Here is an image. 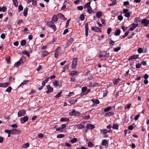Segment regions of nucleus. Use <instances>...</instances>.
Listing matches in <instances>:
<instances>
[{
  "instance_id": "nucleus-45",
  "label": "nucleus",
  "mask_w": 149,
  "mask_h": 149,
  "mask_svg": "<svg viewBox=\"0 0 149 149\" xmlns=\"http://www.w3.org/2000/svg\"><path fill=\"white\" fill-rule=\"evenodd\" d=\"M62 92V91H61L59 93H58L57 94L55 95V97L57 98L60 97L61 96V94Z\"/></svg>"
},
{
  "instance_id": "nucleus-33",
  "label": "nucleus",
  "mask_w": 149,
  "mask_h": 149,
  "mask_svg": "<svg viewBox=\"0 0 149 149\" xmlns=\"http://www.w3.org/2000/svg\"><path fill=\"white\" fill-rule=\"evenodd\" d=\"M111 107H108L107 108H104V111L105 112L109 111L111 109Z\"/></svg>"
},
{
  "instance_id": "nucleus-56",
  "label": "nucleus",
  "mask_w": 149,
  "mask_h": 149,
  "mask_svg": "<svg viewBox=\"0 0 149 149\" xmlns=\"http://www.w3.org/2000/svg\"><path fill=\"white\" fill-rule=\"evenodd\" d=\"M131 15V13L129 12H127V13L125 14V16L126 17H129Z\"/></svg>"
},
{
  "instance_id": "nucleus-13",
  "label": "nucleus",
  "mask_w": 149,
  "mask_h": 149,
  "mask_svg": "<svg viewBox=\"0 0 149 149\" xmlns=\"http://www.w3.org/2000/svg\"><path fill=\"white\" fill-rule=\"evenodd\" d=\"M58 20V18L57 17V15H54L52 18L51 21L54 22H56Z\"/></svg>"
},
{
  "instance_id": "nucleus-26",
  "label": "nucleus",
  "mask_w": 149,
  "mask_h": 149,
  "mask_svg": "<svg viewBox=\"0 0 149 149\" xmlns=\"http://www.w3.org/2000/svg\"><path fill=\"white\" fill-rule=\"evenodd\" d=\"M87 10L89 14H92L93 12L92 8L91 6L88 8Z\"/></svg>"
},
{
  "instance_id": "nucleus-48",
  "label": "nucleus",
  "mask_w": 149,
  "mask_h": 149,
  "mask_svg": "<svg viewBox=\"0 0 149 149\" xmlns=\"http://www.w3.org/2000/svg\"><path fill=\"white\" fill-rule=\"evenodd\" d=\"M142 66L141 63H137L136 66V68H141Z\"/></svg>"
},
{
  "instance_id": "nucleus-55",
  "label": "nucleus",
  "mask_w": 149,
  "mask_h": 149,
  "mask_svg": "<svg viewBox=\"0 0 149 149\" xmlns=\"http://www.w3.org/2000/svg\"><path fill=\"white\" fill-rule=\"evenodd\" d=\"M70 21V19H69L67 20V21L66 23L65 28H67V27L68 26V25L69 24Z\"/></svg>"
},
{
  "instance_id": "nucleus-60",
  "label": "nucleus",
  "mask_w": 149,
  "mask_h": 149,
  "mask_svg": "<svg viewBox=\"0 0 149 149\" xmlns=\"http://www.w3.org/2000/svg\"><path fill=\"white\" fill-rule=\"evenodd\" d=\"M118 20L121 21L123 19V17L121 15H120L118 17Z\"/></svg>"
},
{
  "instance_id": "nucleus-15",
  "label": "nucleus",
  "mask_w": 149,
  "mask_h": 149,
  "mask_svg": "<svg viewBox=\"0 0 149 149\" xmlns=\"http://www.w3.org/2000/svg\"><path fill=\"white\" fill-rule=\"evenodd\" d=\"M108 140L107 139L103 140L101 143V145L104 146H106L108 143Z\"/></svg>"
},
{
  "instance_id": "nucleus-8",
  "label": "nucleus",
  "mask_w": 149,
  "mask_h": 149,
  "mask_svg": "<svg viewBox=\"0 0 149 149\" xmlns=\"http://www.w3.org/2000/svg\"><path fill=\"white\" fill-rule=\"evenodd\" d=\"M85 35L87 37L88 35V23H87L85 24Z\"/></svg>"
},
{
  "instance_id": "nucleus-18",
  "label": "nucleus",
  "mask_w": 149,
  "mask_h": 149,
  "mask_svg": "<svg viewBox=\"0 0 149 149\" xmlns=\"http://www.w3.org/2000/svg\"><path fill=\"white\" fill-rule=\"evenodd\" d=\"M70 75L72 76H74L75 75H78V72L76 70L72 71L70 72Z\"/></svg>"
},
{
  "instance_id": "nucleus-62",
  "label": "nucleus",
  "mask_w": 149,
  "mask_h": 149,
  "mask_svg": "<svg viewBox=\"0 0 149 149\" xmlns=\"http://www.w3.org/2000/svg\"><path fill=\"white\" fill-rule=\"evenodd\" d=\"M141 65H147V63L146 61H141Z\"/></svg>"
},
{
  "instance_id": "nucleus-25",
  "label": "nucleus",
  "mask_w": 149,
  "mask_h": 149,
  "mask_svg": "<svg viewBox=\"0 0 149 149\" xmlns=\"http://www.w3.org/2000/svg\"><path fill=\"white\" fill-rule=\"evenodd\" d=\"M91 2L89 1V2L86 3L84 6V9H86V8H88L89 7V6H90Z\"/></svg>"
},
{
  "instance_id": "nucleus-30",
  "label": "nucleus",
  "mask_w": 149,
  "mask_h": 149,
  "mask_svg": "<svg viewBox=\"0 0 149 149\" xmlns=\"http://www.w3.org/2000/svg\"><path fill=\"white\" fill-rule=\"evenodd\" d=\"M77 100V99H72L70 100L69 101V102L71 104H73L75 103Z\"/></svg>"
},
{
  "instance_id": "nucleus-35",
  "label": "nucleus",
  "mask_w": 149,
  "mask_h": 149,
  "mask_svg": "<svg viewBox=\"0 0 149 149\" xmlns=\"http://www.w3.org/2000/svg\"><path fill=\"white\" fill-rule=\"evenodd\" d=\"M29 144L28 143L24 144L22 146L24 148H27L29 147Z\"/></svg>"
},
{
  "instance_id": "nucleus-27",
  "label": "nucleus",
  "mask_w": 149,
  "mask_h": 149,
  "mask_svg": "<svg viewBox=\"0 0 149 149\" xmlns=\"http://www.w3.org/2000/svg\"><path fill=\"white\" fill-rule=\"evenodd\" d=\"M49 54V52L47 51H45L43 52L42 54V57H44L46 56V55H48Z\"/></svg>"
},
{
  "instance_id": "nucleus-11",
  "label": "nucleus",
  "mask_w": 149,
  "mask_h": 149,
  "mask_svg": "<svg viewBox=\"0 0 149 149\" xmlns=\"http://www.w3.org/2000/svg\"><path fill=\"white\" fill-rule=\"evenodd\" d=\"M92 30L96 32H100L101 30L100 28H99L98 27L96 26H93L92 28Z\"/></svg>"
},
{
  "instance_id": "nucleus-2",
  "label": "nucleus",
  "mask_w": 149,
  "mask_h": 149,
  "mask_svg": "<svg viewBox=\"0 0 149 149\" xmlns=\"http://www.w3.org/2000/svg\"><path fill=\"white\" fill-rule=\"evenodd\" d=\"M77 63V59L76 58L73 59L72 65L71 66V68L74 69L76 68V66Z\"/></svg>"
},
{
  "instance_id": "nucleus-53",
  "label": "nucleus",
  "mask_w": 149,
  "mask_h": 149,
  "mask_svg": "<svg viewBox=\"0 0 149 149\" xmlns=\"http://www.w3.org/2000/svg\"><path fill=\"white\" fill-rule=\"evenodd\" d=\"M112 30V29L111 28H109L107 30V33L108 35L110 34Z\"/></svg>"
},
{
  "instance_id": "nucleus-61",
  "label": "nucleus",
  "mask_w": 149,
  "mask_h": 149,
  "mask_svg": "<svg viewBox=\"0 0 149 149\" xmlns=\"http://www.w3.org/2000/svg\"><path fill=\"white\" fill-rule=\"evenodd\" d=\"M5 132L8 133V134L11 133H12V130H5Z\"/></svg>"
},
{
  "instance_id": "nucleus-24",
  "label": "nucleus",
  "mask_w": 149,
  "mask_h": 149,
  "mask_svg": "<svg viewBox=\"0 0 149 149\" xmlns=\"http://www.w3.org/2000/svg\"><path fill=\"white\" fill-rule=\"evenodd\" d=\"M121 31L119 29H117L115 32L114 35L116 36H117L119 35Z\"/></svg>"
},
{
  "instance_id": "nucleus-16",
  "label": "nucleus",
  "mask_w": 149,
  "mask_h": 149,
  "mask_svg": "<svg viewBox=\"0 0 149 149\" xmlns=\"http://www.w3.org/2000/svg\"><path fill=\"white\" fill-rule=\"evenodd\" d=\"M49 77H47L45 80H43L42 81V84L43 86H45V84L47 83L49 81Z\"/></svg>"
},
{
  "instance_id": "nucleus-57",
  "label": "nucleus",
  "mask_w": 149,
  "mask_h": 149,
  "mask_svg": "<svg viewBox=\"0 0 149 149\" xmlns=\"http://www.w3.org/2000/svg\"><path fill=\"white\" fill-rule=\"evenodd\" d=\"M103 52L102 54H99V56L100 58H101V57H102L103 56L106 57V55H104V54H103Z\"/></svg>"
},
{
  "instance_id": "nucleus-63",
  "label": "nucleus",
  "mask_w": 149,
  "mask_h": 149,
  "mask_svg": "<svg viewBox=\"0 0 149 149\" xmlns=\"http://www.w3.org/2000/svg\"><path fill=\"white\" fill-rule=\"evenodd\" d=\"M83 8V7L82 6H78L77 7V9L78 10H82Z\"/></svg>"
},
{
  "instance_id": "nucleus-43",
  "label": "nucleus",
  "mask_w": 149,
  "mask_h": 149,
  "mask_svg": "<svg viewBox=\"0 0 149 149\" xmlns=\"http://www.w3.org/2000/svg\"><path fill=\"white\" fill-rule=\"evenodd\" d=\"M75 110H73L72 111L69 113V115L70 116H75Z\"/></svg>"
},
{
  "instance_id": "nucleus-52",
  "label": "nucleus",
  "mask_w": 149,
  "mask_h": 149,
  "mask_svg": "<svg viewBox=\"0 0 149 149\" xmlns=\"http://www.w3.org/2000/svg\"><path fill=\"white\" fill-rule=\"evenodd\" d=\"M10 57L9 56L8 58H6V60L8 63L10 64Z\"/></svg>"
},
{
  "instance_id": "nucleus-36",
  "label": "nucleus",
  "mask_w": 149,
  "mask_h": 149,
  "mask_svg": "<svg viewBox=\"0 0 149 149\" xmlns=\"http://www.w3.org/2000/svg\"><path fill=\"white\" fill-rule=\"evenodd\" d=\"M87 90V88L86 87L84 86L81 88V92H86Z\"/></svg>"
},
{
  "instance_id": "nucleus-6",
  "label": "nucleus",
  "mask_w": 149,
  "mask_h": 149,
  "mask_svg": "<svg viewBox=\"0 0 149 149\" xmlns=\"http://www.w3.org/2000/svg\"><path fill=\"white\" fill-rule=\"evenodd\" d=\"M12 132L13 134H19L21 133L20 130L16 129H12Z\"/></svg>"
},
{
  "instance_id": "nucleus-38",
  "label": "nucleus",
  "mask_w": 149,
  "mask_h": 149,
  "mask_svg": "<svg viewBox=\"0 0 149 149\" xmlns=\"http://www.w3.org/2000/svg\"><path fill=\"white\" fill-rule=\"evenodd\" d=\"M77 139L76 138H74L70 140V142L72 143H74L76 142L77 141Z\"/></svg>"
},
{
  "instance_id": "nucleus-58",
  "label": "nucleus",
  "mask_w": 149,
  "mask_h": 149,
  "mask_svg": "<svg viewBox=\"0 0 149 149\" xmlns=\"http://www.w3.org/2000/svg\"><path fill=\"white\" fill-rule=\"evenodd\" d=\"M18 9L19 10V11H21L23 10V7H22V6L21 5H20L18 7Z\"/></svg>"
},
{
  "instance_id": "nucleus-7",
  "label": "nucleus",
  "mask_w": 149,
  "mask_h": 149,
  "mask_svg": "<svg viewBox=\"0 0 149 149\" xmlns=\"http://www.w3.org/2000/svg\"><path fill=\"white\" fill-rule=\"evenodd\" d=\"M142 24H143L145 26H147L149 24V21L146 19H143L141 21Z\"/></svg>"
},
{
  "instance_id": "nucleus-5",
  "label": "nucleus",
  "mask_w": 149,
  "mask_h": 149,
  "mask_svg": "<svg viewBox=\"0 0 149 149\" xmlns=\"http://www.w3.org/2000/svg\"><path fill=\"white\" fill-rule=\"evenodd\" d=\"M47 89L46 91L47 93H51L53 91V88L51 87L50 85H49L47 86Z\"/></svg>"
},
{
  "instance_id": "nucleus-31",
  "label": "nucleus",
  "mask_w": 149,
  "mask_h": 149,
  "mask_svg": "<svg viewBox=\"0 0 149 149\" xmlns=\"http://www.w3.org/2000/svg\"><path fill=\"white\" fill-rule=\"evenodd\" d=\"M26 41L25 40H22L20 42V44L22 46H24L26 45Z\"/></svg>"
},
{
  "instance_id": "nucleus-17",
  "label": "nucleus",
  "mask_w": 149,
  "mask_h": 149,
  "mask_svg": "<svg viewBox=\"0 0 149 149\" xmlns=\"http://www.w3.org/2000/svg\"><path fill=\"white\" fill-rule=\"evenodd\" d=\"M75 127L77 129H82L84 127V126L81 124L76 125Z\"/></svg>"
},
{
  "instance_id": "nucleus-59",
  "label": "nucleus",
  "mask_w": 149,
  "mask_h": 149,
  "mask_svg": "<svg viewBox=\"0 0 149 149\" xmlns=\"http://www.w3.org/2000/svg\"><path fill=\"white\" fill-rule=\"evenodd\" d=\"M33 5L36 6L37 4V0H33Z\"/></svg>"
},
{
  "instance_id": "nucleus-39",
  "label": "nucleus",
  "mask_w": 149,
  "mask_h": 149,
  "mask_svg": "<svg viewBox=\"0 0 149 149\" xmlns=\"http://www.w3.org/2000/svg\"><path fill=\"white\" fill-rule=\"evenodd\" d=\"M12 89V88L10 86H9L6 89V91L10 93L11 92Z\"/></svg>"
},
{
  "instance_id": "nucleus-47",
  "label": "nucleus",
  "mask_w": 149,
  "mask_h": 149,
  "mask_svg": "<svg viewBox=\"0 0 149 149\" xmlns=\"http://www.w3.org/2000/svg\"><path fill=\"white\" fill-rule=\"evenodd\" d=\"M137 51L139 53H141L143 52V49L141 48H139L138 49Z\"/></svg>"
},
{
  "instance_id": "nucleus-29",
  "label": "nucleus",
  "mask_w": 149,
  "mask_h": 149,
  "mask_svg": "<svg viewBox=\"0 0 149 149\" xmlns=\"http://www.w3.org/2000/svg\"><path fill=\"white\" fill-rule=\"evenodd\" d=\"M102 14L100 11H98L96 13V16L97 18L100 17L102 15Z\"/></svg>"
},
{
  "instance_id": "nucleus-32",
  "label": "nucleus",
  "mask_w": 149,
  "mask_h": 149,
  "mask_svg": "<svg viewBox=\"0 0 149 149\" xmlns=\"http://www.w3.org/2000/svg\"><path fill=\"white\" fill-rule=\"evenodd\" d=\"M13 2L15 5V6L17 7L18 5L17 0H12Z\"/></svg>"
},
{
  "instance_id": "nucleus-37",
  "label": "nucleus",
  "mask_w": 149,
  "mask_h": 149,
  "mask_svg": "<svg viewBox=\"0 0 149 149\" xmlns=\"http://www.w3.org/2000/svg\"><path fill=\"white\" fill-rule=\"evenodd\" d=\"M101 132H102V133L106 134L107 133L108 130L107 129L100 130Z\"/></svg>"
},
{
  "instance_id": "nucleus-19",
  "label": "nucleus",
  "mask_w": 149,
  "mask_h": 149,
  "mask_svg": "<svg viewBox=\"0 0 149 149\" xmlns=\"http://www.w3.org/2000/svg\"><path fill=\"white\" fill-rule=\"evenodd\" d=\"M70 119L68 118L64 117L60 119V121L63 122V121H68Z\"/></svg>"
},
{
  "instance_id": "nucleus-10",
  "label": "nucleus",
  "mask_w": 149,
  "mask_h": 149,
  "mask_svg": "<svg viewBox=\"0 0 149 149\" xmlns=\"http://www.w3.org/2000/svg\"><path fill=\"white\" fill-rule=\"evenodd\" d=\"M87 129H90L91 130L93 129L95 127V125L90 124H88L86 127Z\"/></svg>"
},
{
  "instance_id": "nucleus-40",
  "label": "nucleus",
  "mask_w": 149,
  "mask_h": 149,
  "mask_svg": "<svg viewBox=\"0 0 149 149\" xmlns=\"http://www.w3.org/2000/svg\"><path fill=\"white\" fill-rule=\"evenodd\" d=\"M56 15H57V18H61L62 17H64L63 15L61 13H58Z\"/></svg>"
},
{
  "instance_id": "nucleus-23",
  "label": "nucleus",
  "mask_w": 149,
  "mask_h": 149,
  "mask_svg": "<svg viewBox=\"0 0 149 149\" xmlns=\"http://www.w3.org/2000/svg\"><path fill=\"white\" fill-rule=\"evenodd\" d=\"M120 81V79L119 78L115 79L113 81L114 84L115 85L117 84L118 82H119Z\"/></svg>"
},
{
  "instance_id": "nucleus-21",
  "label": "nucleus",
  "mask_w": 149,
  "mask_h": 149,
  "mask_svg": "<svg viewBox=\"0 0 149 149\" xmlns=\"http://www.w3.org/2000/svg\"><path fill=\"white\" fill-rule=\"evenodd\" d=\"M91 101L93 102L95 104H98L100 103L98 99H92L91 100Z\"/></svg>"
},
{
  "instance_id": "nucleus-54",
  "label": "nucleus",
  "mask_w": 149,
  "mask_h": 149,
  "mask_svg": "<svg viewBox=\"0 0 149 149\" xmlns=\"http://www.w3.org/2000/svg\"><path fill=\"white\" fill-rule=\"evenodd\" d=\"M143 77L145 79H147L149 78V75L148 74H146L143 75Z\"/></svg>"
},
{
  "instance_id": "nucleus-51",
  "label": "nucleus",
  "mask_w": 149,
  "mask_h": 149,
  "mask_svg": "<svg viewBox=\"0 0 149 149\" xmlns=\"http://www.w3.org/2000/svg\"><path fill=\"white\" fill-rule=\"evenodd\" d=\"M114 43H115V41H114L112 40H111L109 42V44H110V45L112 47L113 46Z\"/></svg>"
},
{
  "instance_id": "nucleus-12",
  "label": "nucleus",
  "mask_w": 149,
  "mask_h": 149,
  "mask_svg": "<svg viewBox=\"0 0 149 149\" xmlns=\"http://www.w3.org/2000/svg\"><path fill=\"white\" fill-rule=\"evenodd\" d=\"M23 62V61L22 59H20L19 61L16 62L15 64L14 65V66L16 67H18L20 66L21 65V63Z\"/></svg>"
},
{
  "instance_id": "nucleus-42",
  "label": "nucleus",
  "mask_w": 149,
  "mask_h": 149,
  "mask_svg": "<svg viewBox=\"0 0 149 149\" xmlns=\"http://www.w3.org/2000/svg\"><path fill=\"white\" fill-rule=\"evenodd\" d=\"M120 49L121 47H119L114 48L113 50L114 52H118L119 50H120Z\"/></svg>"
},
{
  "instance_id": "nucleus-9",
  "label": "nucleus",
  "mask_w": 149,
  "mask_h": 149,
  "mask_svg": "<svg viewBox=\"0 0 149 149\" xmlns=\"http://www.w3.org/2000/svg\"><path fill=\"white\" fill-rule=\"evenodd\" d=\"M139 55H134L130 56L129 58V60L131 61L133 59H136L138 58Z\"/></svg>"
},
{
  "instance_id": "nucleus-44",
  "label": "nucleus",
  "mask_w": 149,
  "mask_h": 149,
  "mask_svg": "<svg viewBox=\"0 0 149 149\" xmlns=\"http://www.w3.org/2000/svg\"><path fill=\"white\" fill-rule=\"evenodd\" d=\"M65 136V135L63 134H59L57 136L58 138H63Z\"/></svg>"
},
{
  "instance_id": "nucleus-20",
  "label": "nucleus",
  "mask_w": 149,
  "mask_h": 149,
  "mask_svg": "<svg viewBox=\"0 0 149 149\" xmlns=\"http://www.w3.org/2000/svg\"><path fill=\"white\" fill-rule=\"evenodd\" d=\"M119 127V126L116 123H114L113 124L112 128L113 129L118 130Z\"/></svg>"
},
{
  "instance_id": "nucleus-46",
  "label": "nucleus",
  "mask_w": 149,
  "mask_h": 149,
  "mask_svg": "<svg viewBox=\"0 0 149 149\" xmlns=\"http://www.w3.org/2000/svg\"><path fill=\"white\" fill-rule=\"evenodd\" d=\"M79 18H80L81 21H82L84 20L85 19V17L84 15L83 14H81L80 15V17H79Z\"/></svg>"
},
{
  "instance_id": "nucleus-41",
  "label": "nucleus",
  "mask_w": 149,
  "mask_h": 149,
  "mask_svg": "<svg viewBox=\"0 0 149 149\" xmlns=\"http://www.w3.org/2000/svg\"><path fill=\"white\" fill-rule=\"evenodd\" d=\"M22 53L26 55L28 57H29L30 56V54L26 50L22 52Z\"/></svg>"
},
{
  "instance_id": "nucleus-28",
  "label": "nucleus",
  "mask_w": 149,
  "mask_h": 149,
  "mask_svg": "<svg viewBox=\"0 0 149 149\" xmlns=\"http://www.w3.org/2000/svg\"><path fill=\"white\" fill-rule=\"evenodd\" d=\"M53 85L55 87H57V86H59V87L61 86V85L60 84L59 86L58 84V81L56 80L55 81L53 82Z\"/></svg>"
},
{
  "instance_id": "nucleus-64",
  "label": "nucleus",
  "mask_w": 149,
  "mask_h": 149,
  "mask_svg": "<svg viewBox=\"0 0 149 149\" xmlns=\"http://www.w3.org/2000/svg\"><path fill=\"white\" fill-rule=\"evenodd\" d=\"M23 22V20L22 19H20L17 22V23L18 24L20 25V24Z\"/></svg>"
},
{
  "instance_id": "nucleus-22",
  "label": "nucleus",
  "mask_w": 149,
  "mask_h": 149,
  "mask_svg": "<svg viewBox=\"0 0 149 149\" xmlns=\"http://www.w3.org/2000/svg\"><path fill=\"white\" fill-rule=\"evenodd\" d=\"M28 12V8L27 7L25 8L24 10L23 14L24 16L25 17H26L27 16V13Z\"/></svg>"
},
{
  "instance_id": "nucleus-14",
  "label": "nucleus",
  "mask_w": 149,
  "mask_h": 149,
  "mask_svg": "<svg viewBox=\"0 0 149 149\" xmlns=\"http://www.w3.org/2000/svg\"><path fill=\"white\" fill-rule=\"evenodd\" d=\"M114 114L113 112L111 111H110L108 113H106L104 114V116L106 117H109L110 116H112V115Z\"/></svg>"
},
{
  "instance_id": "nucleus-49",
  "label": "nucleus",
  "mask_w": 149,
  "mask_h": 149,
  "mask_svg": "<svg viewBox=\"0 0 149 149\" xmlns=\"http://www.w3.org/2000/svg\"><path fill=\"white\" fill-rule=\"evenodd\" d=\"M131 26H132V27L129 30H130V31H132L136 28V27L134 25H133V23L131 24Z\"/></svg>"
},
{
  "instance_id": "nucleus-3",
  "label": "nucleus",
  "mask_w": 149,
  "mask_h": 149,
  "mask_svg": "<svg viewBox=\"0 0 149 149\" xmlns=\"http://www.w3.org/2000/svg\"><path fill=\"white\" fill-rule=\"evenodd\" d=\"M26 113V111L25 110H21L18 112V117H21L22 116H24Z\"/></svg>"
},
{
  "instance_id": "nucleus-1",
  "label": "nucleus",
  "mask_w": 149,
  "mask_h": 149,
  "mask_svg": "<svg viewBox=\"0 0 149 149\" xmlns=\"http://www.w3.org/2000/svg\"><path fill=\"white\" fill-rule=\"evenodd\" d=\"M47 26L51 29L54 30V31H55L56 30L57 28L55 25L54 23L52 21L48 22L47 23Z\"/></svg>"
},
{
  "instance_id": "nucleus-50",
  "label": "nucleus",
  "mask_w": 149,
  "mask_h": 149,
  "mask_svg": "<svg viewBox=\"0 0 149 149\" xmlns=\"http://www.w3.org/2000/svg\"><path fill=\"white\" fill-rule=\"evenodd\" d=\"M88 146L89 147H92L93 145V144L91 142H89L88 143Z\"/></svg>"
},
{
  "instance_id": "nucleus-34",
  "label": "nucleus",
  "mask_w": 149,
  "mask_h": 149,
  "mask_svg": "<svg viewBox=\"0 0 149 149\" xmlns=\"http://www.w3.org/2000/svg\"><path fill=\"white\" fill-rule=\"evenodd\" d=\"M28 82V80H25L24 81L22 82L19 85V86H18L19 87L21 86H22L24 84H27V83Z\"/></svg>"
},
{
  "instance_id": "nucleus-4",
  "label": "nucleus",
  "mask_w": 149,
  "mask_h": 149,
  "mask_svg": "<svg viewBox=\"0 0 149 149\" xmlns=\"http://www.w3.org/2000/svg\"><path fill=\"white\" fill-rule=\"evenodd\" d=\"M28 117L27 116H25L21 118V119H20V123H21L22 124L25 123L28 120Z\"/></svg>"
}]
</instances>
